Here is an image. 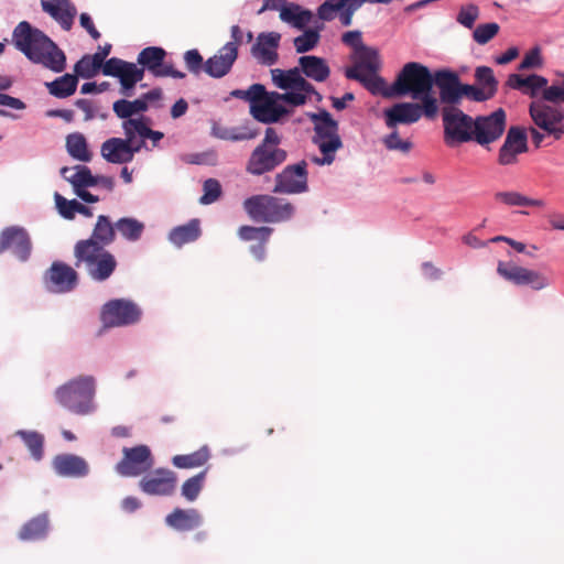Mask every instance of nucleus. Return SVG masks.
<instances>
[{
  "mask_svg": "<svg viewBox=\"0 0 564 564\" xmlns=\"http://www.w3.org/2000/svg\"><path fill=\"white\" fill-rule=\"evenodd\" d=\"M464 97L475 102H484L491 99L490 94H487V91L480 88L479 86L463 83L460 90V100Z\"/></svg>",
  "mask_w": 564,
  "mask_h": 564,
  "instance_id": "obj_57",
  "label": "nucleus"
},
{
  "mask_svg": "<svg viewBox=\"0 0 564 564\" xmlns=\"http://www.w3.org/2000/svg\"><path fill=\"white\" fill-rule=\"evenodd\" d=\"M48 288L58 293L73 291L78 284V273L70 265L55 261L45 273Z\"/></svg>",
  "mask_w": 564,
  "mask_h": 564,
  "instance_id": "obj_23",
  "label": "nucleus"
},
{
  "mask_svg": "<svg viewBox=\"0 0 564 564\" xmlns=\"http://www.w3.org/2000/svg\"><path fill=\"white\" fill-rule=\"evenodd\" d=\"M270 96L265 88L261 84L251 85L245 93V100H248L250 105L259 104L262 98Z\"/></svg>",
  "mask_w": 564,
  "mask_h": 564,
  "instance_id": "obj_62",
  "label": "nucleus"
},
{
  "mask_svg": "<svg viewBox=\"0 0 564 564\" xmlns=\"http://www.w3.org/2000/svg\"><path fill=\"white\" fill-rule=\"evenodd\" d=\"M300 70L308 78L322 83L325 82L330 74V69L324 58L305 55L299 58Z\"/></svg>",
  "mask_w": 564,
  "mask_h": 564,
  "instance_id": "obj_34",
  "label": "nucleus"
},
{
  "mask_svg": "<svg viewBox=\"0 0 564 564\" xmlns=\"http://www.w3.org/2000/svg\"><path fill=\"white\" fill-rule=\"evenodd\" d=\"M310 95H315L317 97V100L322 99V96L315 90L313 85H312V89H308V90H299V89L293 88L290 91H286L283 94L273 93V96L276 99H279L280 101L290 104L292 106L304 105Z\"/></svg>",
  "mask_w": 564,
  "mask_h": 564,
  "instance_id": "obj_49",
  "label": "nucleus"
},
{
  "mask_svg": "<svg viewBox=\"0 0 564 564\" xmlns=\"http://www.w3.org/2000/svg\"><path fill=\"white\" fill-rule=\"evenodd\" d=\"M116 230V224L113 225L108 216L99 215L91 236L86 240H91L94 243L106 248L115 241Z\"/></svg>",
  "mask_w": 564,
  "mask_h": 564,
  "instance_id": "obj_38",
  "label": "nucleus"
},
{
  "mask_svg": "<svg viewBox=\"0 0 564 564\" xmlns=\"http://www.w3.org/2000/svg\"><path fill=\"white\" fill-rule=\"evenodd\" d=\"M278 101L280 100L271 93L267 98H262L259 104L250 105V112L260 122H276L286 112Z\"/></svg>",
  "mask_w": 564,
  "mask_h": 564,
  "instance_id": "obj_30",
  "label": "nucleus"
},
{
  "mask_svg": "<svg viewBox=\"0 0 564 564\" xmlns=\"http://www.w3.org/2000/svg\"><path fill=\"white\" fill-rule=\"evenodd\" d=\"M471 142L489 150V145L498 141L507 127V115L503 108H497L489 115L474 117Z\"/></svg>",
  "mask_w": 564,
  "mask_h": 564,
  "instance_id": "obj_10",
  "label": "nucleus"
},
{
  "mask_svg": "<svg viewBox=\"0 0 564 564\" xmlns=\"http://www.w3.org/2000/svg\"><path fill=\"white\" fill-rule=\"evenodd\" d=\"M207 469L196 474L195 476L188 478L184 481L182 485V495L188 500L194 501L204 485L205 478H206Z\"/></svg>",
  "mask_w": 564,
  "mask_h": 564,
  "instance_id": "obj_52",
  "label": "nucleus"
},
{
  "mask_svg": "<svg viewBox=\"0 0 564 564\" xmlns=\"http://www.w3.org/2000/svg\"><path fill=\"white\" fill-rule=\"evenodd\" d=\"M166 51L159 46H148L143 48L137 62L144 70L148 69L154 77L184 78L185 73L177 70L170 63H165Z\"/></svg>",
  "mask_w": 564,
  "mask_h": 564,
  "instance_id": "obj_15",
  "label": "nucleus"
},
{
  "mask_svg": "<svg viewBox=\"0 0 564 564\" xmlns=\"http://www.w3.org/2000/svg\"><path fill=\"white\" fill-rule=\"evenodd\" d=\"M61 174L72 184L74 191L96 186V176L91 174L90 169L86 165L64 166Z\"/></svg>",
  "mask_w": 564,
  "mask_h": 564,
  "instance_id": "obj_36",
  "label": "nucleus"
},
{
  "mask_svg": "<svg viewBox=\"0 0 564 564\" xmlns=\"http://www.w3.org/2000/svg\"><path fill=\"white\" fill-rule=\"evenodd\" d=\"M529 115L533 123L547 137L561 140L564 135V109L553 107L544 101H533L529 106Z\"/></svg>",
  "mask_w": 564,
  "mask_h": 564,
  "instance_id": "obj_11",
  "label": "nucleus"
},
{
  "mask_svg": "<svg viewBox=\"0 0 564 564\" xmlns=\"http://www.w3.org/2000/svg\"><path fill=\"white\" fill-rule=\"evenodd\" d=\"M112 110L115 115L126 120L133 119L132 117L138 113H143L148 110V105L141 99V97L134 100L119 99L113 102Z\"/></svg>",
  "mask_w": 564,
  "mask_h": 564,
  "instance_id": "obj_41",
  "label": "nucleus"
},
{
  "mask_svg": "<svg viewBox=\"0 0 564 564\" xmlns=\"http://www.w3.org/2000/svg\"><path fill=\"white\" fill-rule=\"evenodd\" d=\"M66 148L69 155L82 162H89L91 153L88 150L85 137L82 133H72L66 138Z\"/></svg>",
  "mask_w": 564,
  "mask_h": 564,
  "instance_id": "obj_45",
  "label": "nucleus"
},
{
  "mask_svg": "<svg viewBox=\"0 0 564 564\" xmlns=\"http://www.w3.org/2000/svg\"><path fill=\"white\" fill-rule=\"evenodd\" d=\"M235 43H226L214 56L209 57L204 65V70L214 78H221L227 75L235 61L237 50Z\"/></svg>",
  "mask_w": 564,
  "mask_h": 564,
  "instance_id": "obj_26",
  "label": "nucleus"
},
{
  "mask_svg": "<svg viewBox=\"0 0 564 564\" xmlns=\"http://www.w3.org/2000/svg\"><path fill=\"white\" fill-rule=\"evenodd\" d=\"M382 67L379 51L362 42V33H354V78L372 96L381 93L384 78L379 74Z\"/></svg>",
  "mask_w": 564,
  "mask_h": 564,
  "instance_id": "obj_3",
  "label": "nucleus"
},
{
  "mask_svg": "<svg viewBox=\"0 0 564 564\" xmlns=\"http://www.w3.org/2000/svg\"><path fill=\"white\" fill-rule=\"evenodd\" d=\"M124 139L110 138L101 144V156L109 163L123 164L133 160L135 153L145 147V141H135L131 129L123 130Z\"/></svg>",
  "mask_w": 564,
  "mask_h": 564,
  "instance_id": "obj_12",
  "label": "nucleus"
},
{
  "mask_svg": "<svg viewBox=\"0 0 564 564\" xmlns=\"http://www.w3.org/2000/svg\"><path fill=\"white\" fill-rule=\"evenodd\" d=\"M420 102H398L383 110V119L388 128L399 124H413L422 117L434 120L438 113V101L417 99Z\"/></svg>",
  "mask_w": 564,
  "mask_h": 564,
  "instance_id": "obj_8",
  "label": "nucleus"
},
{
  "mask_svg": "<svg viewBox=\"0 0 564 564\" xmlns=\"http://www.w3.org/2000/svg\"><path fill=\"white\" fill-rule=\"evenodd\" d=\"M116 229L126 240L138 241L144 231V224L135 218L122 217L117 220Z\"/></svg>",
  "mask_w": 564,
  "mask_h": 564,
  "instance_id": "obj_44",
  "label": "nucleus"
},
{
  "mask_svg": "<svg viewBox=\"0 0 564 564\" xmlns=\"http://www.w3.org/2000/svg\"><path fill=\"white\" fill-rule=\"evenodd\" d=\"M7 250H10L22 262L30 259L32 241L23 227L10 226L0 232V254Z\"/></svg>",
  "mask_w": 564,
  "mask_h": 564,
  "instance_id": "obj_20",
  "label": "nucleus"
},
{
  "mask_svg": "<svg viewBox=\"0 0 564 564\" xmlns=\"http://www.w3.org/2000/svg\"><path fill=\"white\" fill-rule=\"evenodd\" d=\"M102 70V66L99 64V59L96 57L94 58L91 55L86 54L84 55L74 67V70L77 76H80L82 78H93L98 74L99 70Z\"/></svg>",
  "mask_w": 564,
  "mask_h": 564,
  "instance_id": "obj_51",
  "label": "nucleus"
},
{
  "mask_svg": "<svg viewBox=\"0 0 564 564\" xmlns=\"http://www.w3.org/2000/svg\"><path fill=\"white\" fill-rule=\"evenodd\" d=\"M102 74L117 77L121 86L120 94L126 97H131L134 86L144 77V69L138 67L134 63L118 57H111L106 61L102 67Z\"/></svg>",
  "mask_w": 564,
  "mask_h": 564,
  "instance_id": "obj_13",
  "label": "nucleus"
},
{
  "mask_svg": "<svg viewBox=\"0 0 564 564\" xmlns=\"http://www.w3.org/2000/svg\"><path fill=\"white\" fill-rule=\"evenodd\" d=\"M288 153L284 149H270L257 145L251 152L246 171L256 176L274 171L278 166L286 161Z\"/></svg>",
  "mask_w": 564,
  "mask_h": 564,
  "instance_id": "obj_18",
  "label": "nucleus"
},
{
  "mask_svg": "<svg viewBox=\"0 0 564 564\" xmlns=\"http://www.w3.org/2000/svg\"><path fill=\"white\" fill-rule=\"evenodd\" d=\"M528 151L527 130L520 126H511L498 152V163L502 166L513 165L518 156Z\"/></svg>",
  "mask_w": 564,
  "mask_h": 564,
  "instance_id": "obj_22",
  "label": "nucleus"
},
{
  "mask_svg": "<svg viewBox=\"0 0 564 564\" xmlns=\"http://www.w3.org/2000/svg\"><path fill=\"white\" fill-rule=\"evenodd\" d=\"M496 200H499L508 206H519L523 207L525 202V196L518 192H497L495 194Z\"/></svg>",
  "mask_w": 564,
  "mask_h": 564,
  "instance_id": "obj_61",
  "label": "nucleus"
},
{
  "mask_svg": "<svg viewBox=\"0 0 564 564\" xmlns=\"http://www.w3.org/2000/svg\"><path fill=\"white\" fill-rule=\"evenodd\" d=\"M243 208L249 217L262 223H283L294 215V206L272 195H253L243 202Z\"/></svg>",
  "mask_w": 564,
  "mask_h": 564,
  "instance_id": "obj_7",
  "label": "nucleus"
},
{
  "mask_svg": "<svg viewBox=\"0 0 564 564\" xmlns=\"http://www.w3.org/2000/svg\"><path fill=\"white\" fill-rule=\"evenodd\" d=\"M314 123L313 144L317 147L321 155H311L310 161L316 165H330L336 159V152L343 148L338 134V123L327 110H319L310 116Z\"/></svg>",
  "mask_w": 564,
  "mask_h": 564,
  "instance_id": "obj_5",
  "label": "nucleus"
},
{
  "mask_svg": "<svg viewBox=\"0 0 564 564\" xmlns=\"http://www.w3.org/2000/svg\"><path fill=\"white\" fill-rule=\"evenodd\" d=\"M281 41V34L278 32H262L257 36L256 43L251 47L252 56L265 66L274 65L279 59L278 48Z\"/></svg>",
  "mask_w": 564,
  "mask_h": 564,
  "instance_id": "obj_24",
  "label": "nucleus"
},
{
  "mask_svg": "<svg viewBox=\"0 0 564 564\" xmlns=\"http://www.w3.org/2000/svg\"><path fill=\"white\" fill-rule=\"evenodd\" d=\"M271 76L274 85L284 90H291L293 88L299 90L312 89V84L301 75V70L297 67L289 70L274 68L271 69Z\"/></svg>",
  "mask_w": 564,
  "mask_h": 564,
  "instance_id": "obj_31",
  "label": "nucleus"
},
{
  "mask_svg": "<svg viewBox=\"0 0 564 564\" xmlns=\"http://www.w3.org/2000/svg\"><path fill=\"white\" fill-rule=\"evenodd\" d=\"M165 522L177 531H192L203 523V518L196 509H174L165 518Z\"/></svg>",
  "mask_w": 564,
  "mask_h": 564,
  "instance_id": "obj_32",
  "label": "nucleus"
},
{
  "mask_svg": "<svg viewBox=\"0 0 564 564\" xmlns=\"http://www.w3.org/2000/svg\"><path fill=\"white\" fill-rule=\"evenodd\" d=\"M210 458V452L208 446H203L198 451L191 454L175 455L172 458V464L176 468L189 469L205 465Z\"/></svg>",
  "mask_w": 564,
  "mask_h": 564,
  "instance_id": "obj_40",
  "label": "nucleus"
},
{
  "mask_svg": "<svg viewBox=\"0 0 564 564\" xmlns=\"http://www.w3.org/2000/svg\"><path fill=\"white\" fill-rule=\"evenodd\" d=\"M15 435L23 441L35 460L42 459L44 446V436L42 434L35 431L20 430L15 433Z\"/></svg>",
  "mask_w": 564,
  "mask_h": 564,
  "instance_id": "obj_46",
  "label": "nucleus"
},
{
  "mask_svg": "<svg viewBox=\"0 0 564 564\" xmlns=\"http://www.w3.org/2000/svg\"><path fill=\"white\" fill-rule=\"evenodd\" d=\"M352 0H326L317 10L318 19L330 21L339 17L343 25L350 24Z\"/></svg>",
  "mask_w": 564,
  "mask_h": 564,
  "instance_id": "obj_29",
  "label": "nucleus"
},
{
  "mask_svg": "<svg viewBox=\"0 0 564 564\" xmlns=\"http://www.w3.org/2000/svg\"><path fill=\"white\" fill-rule=\"evenodd\" d=\"M200 236L198 219H192L185 225L175 227L169 235L170 241L176 247L195 241Z\"/></svg>",
  "mask_w": 564,
  "mask_h": 564,
  "instance_id": "obj_39",
  "label": "nucleus"
},
{
  "mask_svg": "<svg viewBox=\"0 0 564 564\" xmlns=\"http://www.w3.org/2000/svg\"><path fill=\"white\" fill-rule=\"evenodd\" d=\"M475 80L477 85L490 94L492 98L498 90V80L494 75V70L489 66H478L475 69Z\"/></svg>",
  "mask_w": 564,
  "mask_h": 564,
  "instance_id": "obj_47",
  "label": "nucleus"
},
{
  "mask_svg": "<svg viewBox=\"0 0 564 564\" xmlns=\"http://www.w3.org/2000/svg\"><path fill=\"white\" fill-rule=\"evenodd\" d=\"M177 477L169 469H156L153 474L142 478L140 488L148 495L170 496L174 492Z\"/></svg>",
  "mask_w": 564,
  "mask_h": 564,
  "instance_id": "obj_25",
  "label": "nucleus"
},
{
  "mask_svg": "<svg viewBox=\"0 0 564 564\" xmlns=\"http://www.w3.org/2000/svg\"><path fill=\"white\" fill-rule=\"evenodd\" d=\"M75 267H84L97 282L108 280L118 267L116 257L104 246L91 240H78L74 246Z\"/></svg>",
  "mask_w": 564,
  "mask_h": 564,
  "instance_id": "obj_4",
  "label": "nucleus"
},
{
  "mask_svg": "<svg viewBox=\"0 0 564 564\" xmlns=\"http://www.w3.org/2000/svg\"><path fill=\"white\" fill-rule=\"evenodd\" d=\"M50 521L47 513H41L25 522L18 536L21 541H36L44 539L48 532Z\"/></svg>",
  "mask_w": 564,
  "mask_h": 564,
  "instance_id": "obj_35",
  "label": "nucleus"
},
{
  "mask_svg": "<svg viewBox=\"0 0 564 564\" xmlns=\"http://www.w3.org/2000/svg\"><path fill=\"white\" fill-rule=\"evenodd\" d=\"M432 75L427 66L419 62H409L403 65L391 85L384 79L378 96L389 99L409 96L412 99L438 101L432 94Z\"/></svg>",
  "mask_w": 564,
  "mask_h": 564,
  "instance_id": "obj_2",
  "label": "nucleus"
},
{
  "mask_svg": "<svg viewBox=\"0 0 564 564\" xmlns=\"http://www.w3.org/2000/svg\"><path fill=\"white\" fill-rule=\"evenodd\" d=\"M54 471L62 477L80 478L89 473L87 462L74 454H59L52 460Z\"/></svg>",
  "mask_w": 564,
  "mask_h": 564,
  "instance_id": "obj_27",
  "label": "nucleus"
},
{
  "mask_svg": "<svg viewBox=\"0 0 564 564\" xmlns=\"http://www.w3.org/2000/svg\"><path fill=\"white\" fill-rule=\"evenodd\" d=\"M542 64L543 59L541 56L540 48L535 46L525 53L523 59L519 64V69L524 70L530 68H538L541 67Z\"/></svg>",
  "mask_w": 564,
  "mask_h": 564,
  "instance_id": "obj_60",
  "label": "nucleus"
},
{
  "mask_svg": "<svg viewBox=\"0 0 564 564\" xmlns=\"http://www.w3.org/2000/svg\"><path fill=\"white\" fill-rule=\"evenodd\" d=\"M280 19L282 22L297 29L304 30L314 20L312 11L302 8L294 2L284 3L280 8Z\"/></svg>",
  "mask_w": 564,
  "mask_h": 564,
  "instance_id": "obj_33",
  "label": "nucleus"
},
{
  "mask_svg": "<svg viewBox=\"0 0 564 564\" xmlns=\"http://www.w3.org/2000/svg\"><path fill=\"white\" fill-rule=\"evenodd\" d=\"M307 189V163L305 160L285 166L282 172L275 175L273 193L300 194Z\"/></svg>",
  "mask_w": 564,
  "mask_h": 564,
  "instance_id": "obj_14",
  "label": "nucleus"
},
{
  "mask_svg": "<svg viewBox=\"0 0 564 564\" xmlns=\"http://www.w3.org/2000/svg\"><path fill=\"white\" fill-rule=\"evenodd\" d=\"M12 41L31 62L55 73L65 69L64 52L44 32L33 28L29 22L22 21L14 28Z\"/></svg>",
  "mask_w": 564,
  "mask_h": 564,
  "instance_id": "obj_1",
  "label": "nucleus"
},
{
  "mask_svg": "<svg viewBox=\"0 0 564 564\" xmlns=\"http://www.w3.org/2000/svg\"><path fill=\"white\" fill-rule=\"evenodd\" d=\"M141 311L131 301L118 299L106 303L101 311V319L105 326L117 327L137 323Z\"/></svg>",
  "mask_w": 564,
  "mask_h": 564,
  "instance_id": "obj_16",
  "label": "nucleus"
},
{
  "mask_svg": "<svg viewBox=\"0 0 564 564\" xmlns=\"http://www.w3.org/2000/svg\"><path fill=\"white\" fill-rule=\"evenodd\" d=\"M499 24L496 22L478 24L473 33L476 43L484 45L494 39L499 32Z\"/></svg>",
  "mask_w": 564,
  "mask_h": 564,
  "instance_id": "obj_54",
  "label": "nucleus"
},
{
  "mask_svg": "<svg viewBox=\"0 0 564 564\" xmlns=\"http://www.w3.org/2000/svg\"><path fill=\"white\" fill-rule=\"evenodd\" d=\"M272 231L273 230L270 227L241 226L238 230V235L240 239L245 241L256 240L257 242H260L269 241Z\"/></svg>",
  "mask_w": 564,
  "mask_h": 564,
  "instance_id": "obj_53",
  "label": "nucleus"
},
{
  "mask_svg": "<svg viewBox=\"0 0 564 564\" xmlns=\"http://www.w3.org/2000/svg\"><path fill=\"white\" fill-rule=\"evenodd\" d=\"M497 272L516 285H530L535 291H540L550 284L547 278L538 271L516 265L512 262L499 261Z\"/></svg>",
  "mask_w": 564,
  "mask_h": 564,
  "instance_id": "obj_21",
  "label": "nucleus"
},
{
  "mask_svg": "<svg viewBox=\"0 0 564 564\" xmlns=\"http://www.w3.org/2000/svg\"><path fill=\"white\" fill-rule=\"evenodd\" d=\"M184 62L187 69L195 75H198L202 69H204L205 63L203 56L196 48L188 50L184 53Z\"/></svg>",
  "mask_w": 564,
  "mask_h": 564,
  "instance_id": "obj_59",
  "label": "nucleus"
},
{
  "mask_svg": "<svg viewBox=\"0 0 564 564\" xmlns=\"http://www.w3.org/2000/svg\"><path fill=\"white\" fill-rule=\"evenodd\" d=\"M41 6L64 30L72 29L77 10L69 0H42Z\"/></svg>",
  "mask_w": 564,
  "mask_h": 564,
  "instance_id": "obj_28",
  "label": "nucleus"
},
{
  "mask_svg": "<svg viewBox=\"0 0 564 564\" xmlns=\"http://www.w3.org/2000/svg\"><path fill=\"white\" fill-rule=\"evenodd\" d=\"M55 203L58 213L66 219H74L76 213L86 217L93 216V212L89 207L76 199L68 200L58 193H55Z\"/></svg>",
  "mask_w": 564,
  "mask_h": 564,
  "instance_id": "obj_43",
  "label": "nucleus"
},
{
  "mask_svg": "<svg viewBox=\"0 0 564 564\" xmlns=\"http://www.w3.org/2000/svg\"><path fill=\"white\" fill-rule=\"evenodd\" d=\"M122 454V459L116 465V471L121 476H139L153 465V457L147 445L124 447Z\"/></svg>",
  "mask_w": 564,
  "mask_h": 564,
  "instance_id": "obj_17",
  "label": "nucleus"
},
{
  "mask_svg": "<svg viewBox=\"0 0 564 564\" xmlns=\"http://www.w3.org/2000/svg\"><path fill=\"white\" fill-rule=\"evenodd\" d=\"M462 85L458 73L451 68H438L432 75V87H437L440 101L445 107H457L460 104Z\"/></svg>",
  "mask_w": 564,
  "mask_h": 564,
  "instance_id": "obj_19",
  "label": "nucleus"
},
{
  "mask_svg": "<svg viewBox=\"0 0 564 564\" xmlns=\"http://www.w3.org/2000/svg\"><path fill=\"white\" fill-rule=\"evenodd\" d=\"M547 85V79L539 74H530L525 77L524 90L522 94L536 97L540 90Z\"/></svg>",
  "mask_w": 564,
  "mask_h": 564,
  "instance_id": "obj_58",
  "label": "nucleus"
},
{
  "mask_svg": "<svg viewBox=\"0 0 564 564\" xmlns=\"http://www.w3.org/2000/svg\"><path fill=\"white\" fill-rule=\"evenodd\" d=\"M478 17L479 8L474 3H469L460 7L456 21L466 29H473Z\"/></svg>",
  "mask_w": 564,
  "mask_h": 564,
  "instance_id": "obj_55",
  "label": "nucleus"
},
{
  "mask_svg": "<svg viewBox=\"0 0 564 564\" xmlns=\"http://www.w3.org/2000/svg\"><path fill=\"white\" fill-rule=\"evenodd\" d=\"M204 195L199 198V203L208 205L216 202L221 195L220 183L215 178H208L203 185Z\"/></svg>",
  "mask_w": 564,
  "mask_h": 564,
  "instance_id": "obj_56",
  "label": "nucleus"
},
{
  "mask_svg": "<svg viewBox=\"0 0 564 564\" xmlns=\"http://www.w3.org/2000/svg\"><path fill=\"white\" fill-rule=\"evenodd\" d=\"M564 87L552 85L543 89V100L547 102H558L563 100Z\"/></svg>",
  "mask_w": 564,
  "mask_h": 564,
  "instance_id": "obj_64",
  "label": "nucleus"
},
{
  "mask_svg": "<svg viewBox=\"0 0 564 564\" xmlns=\"http://www.w3.org/2000/svg\"><path fill=\"white\" fill-rule=\"evenodd\" d=\"M96 380L93 376H78L59 386L54 397L68 411L87 415L95 411Z\"/></svg>",
  "mask_w": 564,
  "mask_h": 564,
  "instance_id": "obj_6",
  "label": "nucleus"
},
{
  "mask_svg": "<svg viewBox=\"0 0 564 564\" xmlns=\"http://www.w3.org/2000/svg\"><path fill=\"white\" fill-rule=\"evenodd\" d=\"M391 132L382 138V144L389 151H397L408 154L413 149L411 138L402 139L397 128H390Z\"/></svg>",
  "mask_w": 564,
  "mask_h": 564,
  "instance_id": "obj_48",
  "label": "nucleus"
},
{
  "mask_svg": "<svg viewBox=\"0 0 564 564\" xmlns=\"http://www.w3.org/2000/svg\"><path fill=\"white\" fill-rule=\"evenodd\" d=\"M323 25H316L313 29L305 30L303 34L294 39V47L297 53H305L313 50L319 41V30Z\"/></svg>",
  "mask_w": 564,
  "mask_h": 564,
  "instance_id": "obj_50",
  "label": "nucleus"
},
{
  "mask_svg": "<svg viewBox=\"0 0 564 564\" xmlns=\"http://www.w3.org/2000/svg\"><path fill=\"white\" fill-rule=\"evenodd\" d=\"M78 79L76 75L65 74L51 83H46V87L51 95L57 98H66L72 96L77 88Z\"/></svg>",
  "mask_w": 564,
  "mask_h": 564,
  "instance_id": "obj_42",
  "label": "nucleus"
},
{
  "mask_svg": "<svg viewBox=\"0 0 564 564\" xmlns=\"http://www.w3.org/2000/svg\"><path fill=\"white\" fill-rule=\"evenodd\" d=\"M281 135L278 133V131L274 128H267L264 138L261 141L260 145L270 148V149H281Z\"/></svg>",
  "mask_w": 564,
  "mask_h": 564,
  "instance_id": "obj_63",
  "label": "nucleus"
},
{
  "mask_svg": "<svg viewBox=\"0 0 564 564\" xmlns=\"http://www.w3.org/2000/svg\"><path fill=\"white\" fill-rule=\"evenodd\" d=\"M150 119L140 116L138 119H130L122 122V129L127 130L131 129L133 138L137 135L141 138V140L150 139L153 143V147H156L158 142L163 139L164 134L161 131L152 130L149 127Z\"/></svg>",
  "mask_w": 564,
  "mask_h": 564,
  "instance_id": "obj_37",
  "label": "nucleus"
},
{
  "mask_svg": "<svg viewBox=\"0 0 564 564\" xmlns=\"http://www.w3.org/2000/svg\"><path fill=\"white\" fill-rule=\"evenodd\" d=\"M474 117L458 107H443V139L448 148L471 142Z\"/></svg>",
  "mask_w": 564,
  "mask_h": 564,
  "instance_id": "obj_9",
  "label": "nucleus"
}]
</instances>
